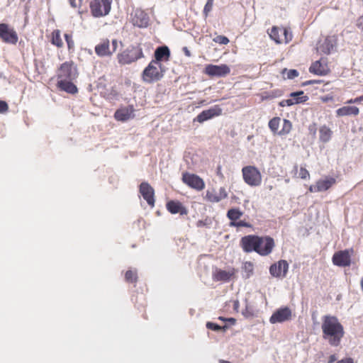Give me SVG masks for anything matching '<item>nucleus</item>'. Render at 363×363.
Segmentation results:
<instances>
[{
    "instance_id": "obj_21",
    "label": "nucleus",
    "mask_w": 363,
    "mask_h": 363,
    "mask_svg": "<svg viewBox=\"0 0 363 363\" xmlns=\"http://www.w3.org/2000/svg\"><path fill=\"white\" fill-rule=\"evenodd\" d=\"M291 310L289 307L280 308L272 315L269 321L272 324L283 323L291 320Z\"/></svg>"
},
{
    "instance_id": "obj_38",
    "label": "nucleus",
    "mask_w": 363,
    "mask_h": 363,
    "mask_svg": "<svg viewBox=\"0 0 363 363\" xmlns=\"http://www.w3.org/2000/svg\"><path fill=\"white\" fill-rule=\"evenodd\" d=\"M214 0H207L206 4L204 6L203 14L205 18L208 17L209 13L212 11L213 6Z\"/></svg>"
},
{
    "instance_id": "obj_5",
    "label": "nucleus",
    "mask_w": 363,
    "mask_h": 363,
    "mask_svg": "<svg viewBox=\"0 0 363 363\" xmlns=\"http://www.w3.org/2000/svg\"><path fill=\"white\" fill-rule=\"evenodd\" d=\"M91 15L99 18L108 15L111 8V0H92L89 4Z\"/></svg>"
},
{
    "instance_id": "obj_56",
    "label": "nucleus",
    "mask_w": 363,
    "mask_h": 363,
    "mask_svg": "<svg viewBox=\"0 0 363 363\" xmlns=\"http://www.w3.org/2000/svg\"><path fill=\"white\" fill-rule=\"evenodd\" d=\"M219 362H220V363H230V362L226 361V360H223V359H220V360L219 361Z\"/></svg>"
},
{
    "instance_id": "obj_2",
    "label": "nucleus",
    "mask_w": 363,
    "mask_h": 363,
    "mask_svg": "<svg viewBox=\"0 0 363 363\" xmlns=\"http://www.w3.org/2000/svg\"><path fill=\"white\" fill-rule=\"evenodd\" d=\"M165 71V67L162 63L151 60L143 71V81L147 84L160 81L164 77Z\"/></svg>"
},
{
    "instance_id": "obj_13",
    "label": "nucleus",
    "mask_w": 363,
    "mask_h": 363,
    "mask_svg": "<svg viewBox=\"0 0 363 363\" xmlns=\"http://www.w3.org/2000/svg\"><path fill=\"white\" fill-rule=\"evenodd\" d=\"M209 77H225L230 72V67L225 65H207L203 71Z\"/></svg>"
},
{
    "instance_id": "obj_27",
    "label": "nucleus",
    "mask_w": 363,
    "mask_h": 363,
    "mask_svg": "<svg viewBox=\"0 0 363 363\" xmlns=\"http://www.w3.org/2000/svg\"><path fill=\"white\" fill-rule=\"evenodd\" d=\"M155 59L153 61L162 63V61L167 62L170 58V50L167 46L158 47L155 51Z\"/></svg>"
},
{
    "instance_id": "obj_25",
    "label": "nucleus",
    "mask_w": 363,
    "mask_h": 363,
    "mask_svg": "<svg viewBox=\"0 0 363 363\" xmlns=\"http://www.w3.org/2000/svg\"><path fill=\"white\" fill-rule=\"evenodd\" d=\"M166 208L172 214L179 213L180 215H187L188 213L186 208L179 201H169L166 203Z\"/></svg>"
},
{
    "instance_id": "obj_20",
    "label": "nucleus",
    "mask_w": 363,
    "mask_h": 363,
    "mask_svg": "<svg viewBox=\"0 0 363 363\" xmlns=\"http://www.w3.org/2000/svg\"><path fill=\"white\" fill-rule=\"evenodd\" d=\"M333 263L338 267H349L351 264V255L349 250H340L333 256Z\"/></svg>"
},
{
    "instance_id": "obj_19",
    "label": "nucleus",
    "mask_w": 363,
    "mask_h": 363,
    "mask_svg": "<svg viewBox=\"0 0 363 363\" xmlns=\"http://www.w3.org/2000/svg\"><path fill=\"white\" fill-rule=\"evenodd\" d=\"M308 100V96L304 95V92L303 91H299L296 92H292L289 95V98L287 99L282 100L279 103L280 106H290L294 104L304 103Z\"/></svg>"
},
{
    "instance_id": "obj_57",
    "label": "nucleus",
    "mask_w": 363,
    "mask_h": 363,
    "mask_svg": "<svg viewBox=\"0 0 363 363\" xmlns=\"http://www.w3.org/2000/svg\"><path fill=\"white\" fill-rule=\"evenodd\" d=\"M228 320H229L230 322H233V323H235V320L234 318H229V319H228Z\"/></svg>"
},
{
    "instance_id": "obj_58",
    "label": "nucleus",
    "mask_w": 363,
    "mask_h": 363,
    "mask_svg": "<svg viewBox=\"0 0 363 363\" xmlns=\"http://www.w3.org/2000/svg\"><path fill=\"white\" fill-rule=\"evenodd\" d=\"M219 319L222 320H225V319L222 318V317H220Z\"/></svg>"
},
{
    "instance_id": "obj_29",
    "label": "nucleus",
    "mask_w": 363,
    "mask_h": 363,
    "mask_svg": "<svg viewBox=\"0 0 363 363\" xmlns=\"http://www.w3.org/2000/svg\"><path fill=\"white\" fill-rule=\"evenodd\" d=\"M359 113V110L354 106H345L336 110V115L339 117L354 116H356Z\"/></svg>"
},
{
    "instance_id": "obj_43",
    "label": "nucleus",
    "mask_w": 363,
    "mask_h": 363,
    "mask_svg": "<svg viewBox=\"0 0 363 363\" xmlns=\"http://www.w3.org/2000/svg\"><path fill=\"white\" fill-rule=\"evenodd\" d=\"M299 177L302 179H309V172L305 167H301L299 171Z\"/></svg>"
},
{
    "instance_id": "obj_7",
    "label": "nucleus",
    "mask_w": 363,
    "mask_h": 363,
    "mask_svg": "<svg viewBox=\"0 0 363 363\" xmlns=\"http://www.w3.org/2000/svg\"><path fill=\"white\" fill-rule=\"evenodd\" d=\"M261 236L255 235H249L244 236L240 241V245L245 252L249 253L255 252L257 253L258 251H261L259 249V244Z\"/></svg>"
},
{
    "instance_id": "obj_22",
    "label": "nucleus",
    "mask_w": 363,
    "mask_h": 363,
    "mask_svg": "<svg viewBox=\"0 0 363 363\" xmlns=\"http://www.w3.org/2000/svg\"><path fill=\"white\" fill-rule=\"evenodd\" d=\"M228 197V193L224 187H220L217 192L215 189L207 190L204 199L211 203H218Z\"/></svg>"
},
{
    "instance_id": "obj_31",
    "label": "nucleus",
    "mask_w": 363,
    "mask_h": 363,
    "mask_svg": "<svg viewBox=\"0 0 363 363\" xmlns=\"http://www.w3.org/2000/svg\"><path fill=\"white\" fill-rule=\"evenodd\" d=\"M333 131L326 125H321L319 128V139L322 143H328L332 138Z\"/></svg>"
},
{
    "instance_id": "obj_36",
    "label": "nucleus",
    "mask_w": 363,
    "mask_h": 363,
    "mask_svg": "<svg viewBox=\"0 0 363 363\" xmlns=\"http://www.w3.org/2000/svg\"><path fill=\"white\" fill-rule=\"evenodd\" d=\"M243 270L246 274V277L249 278L253 274L254 265L251 262H245L243 264Z\"/></svg>"
},
{
    "instance_id": "obj_32",
    "label": "nucleus",
    "mask_w": 363,
    "mask_h": 363,
    "mask_svg": "<svg viewBox=\"0 0 363 363\" xmlns=\"http://www.w3.org/2000/svg\"><path fill=\"white\" fill-rule=\"evenodd\" d=\"M50 42L53 45L58 48L63 47L64 43L61 38V33L60 30L56 29L51 33Z\"/></svg>"
},
{
    "instance_id": "obj_1",
    "label": "nucleus",
    "mask_w": 363,
    "mask_h": 363,
    "mask_svg": "<svg viewBox=\"0 0 363 363\" xmlns=\"http://www.w3.org/2000/svg\"><path fill=\"white\" fill-rule=\"evenodd\" d=\"M323 337L332 346H338L344 335V329L333 316H325L322 323Z\"/></svg>"
},
{
    "instance_id": "obj_41",
    "label": "nucleus",
    "mask_w": 363,
    "mask_h": 363,
    "mask_svg": "<svg viewBox=\"0 0 363 363\" xmlns=\"http://www.w3.org/2000/svg\"><path fill=\"white\" fill-rule=\"evenodd\" d=\"M285 72H286V77L288 79H292L298 76V72L296 69L287 70L286 69H284V70L283 71V74H284Z\"/></svg>"
},
{
    "instance_id": "obj_46",
    "label": "nucleus",
    "mask_w": 363,
    "mask_h": 363,
    "mask_svg": "<svg viewBox=\"0 0 363 363\" xmlns=\"http://www.w3.org/2000/svg\"><path fill=\"white\" fill-rule=\"evenodd\" d=\"M363 101V95L356 97L354 99H351L348 100L345 104H357Z\"/></svg>"
},
{
    "instance_id": "obj_47",
    "label": "nucleus",
    "mask_w": 363,
    "mask_h": 363,
    "mask_svg": "<svg viewBox=\"0 0 363 363\" xmlns=\"http://www.w3.org/2000/svg\"><path fill=\"white\" fill-rule=\"evenodd\" d=\"M118 48V40L116 39L112 40L111 50H113V54Z\"/></svg>"
},
{
    "instance_id": "obj_49",
    "label": "nucleus",
    "mask_w": 363,
    "mask_h": 363,
    "mask_svg": "<svg viewBox=\"0 0 363 363\" xmlns=\"http://www.w3.org/2000/svg\"><path fill=\"white\" fill-rule=\"evenodd\" d=\"M308 191H309V192H311V193H313V192H319V190H318V188L317 183H315V185H311V186H309V187H308Z\"/></svg>"
},
{
    "instance_id": "obj_9",
    "label": "nucleus",
    "mask_w": 363,
    "mask_h": 363,
    "mask_svg": "<svg viewBox=\"0 0 363 363\" xmlns=\"http://www.w3.org/2000/svg\"><path fill=\"white\" fill-rule=\"evenodd\" d=\"M281 118L279 117H274L269 121V128L274 134L279 135H286L289 134L292 129V123L288 119L283 120L282 128L279 131Z\"/></svg>"
},
{
    "instance_id": "obj_12",
    "label": "nucleus",
    "mask_w": 363,
    "mask_h": 363,
    "mask_svg": "<svg viewBox=\"0 0 363 363\" xmlns=\"http://www.w3.org/2000/svg\"><path fill=\"white\" fill-rule=\"evenodd\" d=\"M130 22L134 26L138 28H147L149 25L150 18L143 10L136 9L130 14Z\"/></svg>"
},
{
    "instance_id": "obj_15",
    "label": "nucleus",
    "mask_w": 363,
    "mask_h": 363,
    "mask_svg": "<svg viewBox=\"0 0 363 363\" xmlns=\"http://www.w3.org/2000/svg\"><path fill=\"white\" fill-rule=\"evenodd\" d=\"M289 270V264L284 259L279 260L272 264L269 267L270 274L276 278L286 277Z\"/></svg>"
},
{
    "instance_id": "obj_30",
    "label": "nucleus",
    "mask_w": 363,
    "mask_h": 363,
    "mask_svg": "<svg viewBox=\"0 0 363 363\" xmlns=\"http://www.w3.org/2000/svg\"><path fill=\"white\" fill-rule=\"evenodd\" d=\"M318 188L320 191L328 190L336 183V179L333 177H326L324 179H320L316 182Z\"/></svg>"
},
{
    "instance_id": "obj_11",
    "label": "nucleus",
    "mask_w": 363,
    "mask_h": 363,
    "mask_svg": "<svg viewBox=\"0 0 363 363\" xmlns=\"http://www.w3.org/2000/svg\"><path fill=\"white\" fill-rule=\"evenodd\" d=\"M182 181L184 184L196 191H201L205 188V182L203 179L195 174L187 172H183Z\"/></svg>"
},
{
    "instance_id": "obj_18",
    "label": "nucleus",
    "mask_w": 363,
    "mask_h": 363,
    "mask_svg": "<svg viewBox=\"0 0 363 363\" xmlns=\"http://www.w3.org/2000/svg\"><path fill=\"white\" fill-rule=\"evenodd\" d=\"M139 192L149 206L152 208L155 206V190L149 183L142 182L139 186Z\"/></svg>"
},
{
    "instance_id": "obj_3",
    "label": "nucleus",
    "mask_w": 363,
    "mask_h": 363,
    "mask_svg": "<svg viewBox=\"0 0 363 363\" xmlns=\"http://www.w3.org/2000/svg\"><path fill=\"white\" fill-rule=\"evenodd\" d=\"M244 182L250 186H258L262 183L260 171L255 166H245L242 169Z\"/></svg>"
},
{
    "instance_id": "obj_48",
    "label": "nucleus",
    "mask_w": 363,
    "mask_h": 363,
    "mask_svg": "<svg viewBox=\"0 0 363 363\" xmlns=\"http://www.w3.org/2000/svg\"><path fill=\"white\" fill-rule=\"evenodd\" d=\"M336 363H354V359L351 357H346L336 362Z\"/></svg>"
},
{
    "instance_id": "obj_37",
    "label": "nucleus",
    "mask_w": 363,
    "mask_h": 363,
    "mask_svg": "<svg viewBox=\"0 0 363 363\" xmlns=\"http://www.w3.org/2000/svg\"><path fill=\"white\" fill-rule=\"evenodd\" d=\"M65 39L67 44V49L69 52H73L74 50V42L72 35L68 33L65 34Z\"/></svg>"
},
{
    "instance_id": "obj_39",
    "label": "nucleus",
    "mask_w": 363,
    "mask_h": 363,
    "mask_svg": "<svg viewBox=\"0 0 363 363\" xmlns=\"http://www.w3.org/2000/svg\"><path fill=\"white\" fill-rule=\"evenodd\" d=\"M230 226L237 227V228H240V227L252 228V225L250 223H247L245 220H240V221L237 220L235 223H230Z\"/></svg>"
},
{
    "instance_id": "obj_55",
    "label": "nucleus",
    "mask_w": 363,
    "mask_h": 363,
    "mask_svg": "<svg viewBox=\"0 0 363 363\" xmlns=\"http://www.w3.org/2000/svg\"><path fill=\"white\" fill-rule=\"evenodd\" d=\"M205 103H206V101H205V100H202V101H201L200 102H199V104H199V106H201V105L204 104Z\"/></svg>"
},
{
    "instance_id": "obj_40",
    "label": "nucleus",
    "mask_w": 363,
    "mask_h": 363,
    "mask_svg": "<svg viewBox=\"0 0 363 363\" xmlns=\"http://www.w3.org/2000/svg\"><path fill=\"white\" fill-rule=\"evenodd\" d=\"M213 40L220 45H227L229 43V39L224 35H218Z\"/></svg>"
},
{
    "instance_id": "obj_50",
    "label": "nucleus",
    "mask_w": 363,
    "mask_h": 363,
    "mask_svg": "<svg viewBox=\"0 0 363 363\" xmlns=\"http://www.w3.org/2000/svg\"><path fill=\"white\" fill-rule=\"evenodd\" d=\"M337 360V357L335 354H331L328 358V363H335Z\"/></svg>"
},
{
    "instance_id": "obj_23",
    "label": "nucleus",
    "mask_w": 363,
    "mask_h": 363,
    "mask_svg": "<svg viewBox=\"0 0 363 363\" xmlns=\"http://www.w3.org/2000/svg\"><path fill=\"white\" fill-rule=\"evenodd\" d=\"M96 54L101 57H110L113 55V50H111L110 41L108 39H102L94 48Z\"/></svg>"
},
{
    "instance_id": "obj_44",
    "label": "nucleus",
    "mask_w": 363,
    "mask_h": 363,
    "mask_svg": "<svg viewBox=\"0 0 363 363\" xmlns=\"http://www.w3.org/2000/svg\"><path fill=\"white\" fill-rule=\"evenodd\" d=\"M9 109V106L7 103L4 101L0 100V113H4L6 112Z\"/></svg>"
},
{
    "instance_id": "obj_24",
    "label": "nucleus",
    "mask_w": 363,
    "mask_h": 363,
    "mask_svg": "<svg viewBox=\"0 0 363 363\" xmlns=\"http://www.w3.org/2000/svg\"><path fill=\"white\" fill-rule=\"evenodd\" d=\"M135 109L133 106L118 108L114 113V118L118 121H126L134 117Z\"/></svg>"
},
{
    "instance_id": "obj_51",
    "label": "nucleus",
    "mask_w": 363,
    "mask_h": 363,
    "mask_svg": "<svg viewBox=\"0 0 363 363\" xmlns=\"http://www.w3.org/2000/svg\"><path fill=\"white\" fill-rule=\"evenodd\" d=\"M216 174L220 178H223L224 177V176H223V174L222 173V171H221V166L220 165H218L217 167Z\"/></svg>"
},
{
    "instance_id": "obj_45",
    "label": "nucleus",
    "mask_w": 363,
    "mask_h": 363,
    "mask_svg": "<svg viewBox=\"0 0 363 363\" xmlns=\"http://www.w3.org/2000/svg\"><path fill=\"white\" fill-rule=\"evenodd\" d=\"M308 130L311 135L315 136L316 134L317 127L316 123H313L308 126Z\"/></svg>"
},
{
    "instance_id": "obj_4",
    "label": "nucleus",
    "mask_w": 363,
    "mask_h": 363,
    "mask_svg": "<svg viewBox=\"0 0 363 363\" xmlns=\"http://www.w3.org/2000/svg\"><path fill=\"white\" fill-rule=\"evenodd\" d=\"M144 57L142 48L133 47L126 49L117 55L118 62L121 65H128Z\"/></svg>"
},
{
    "instance_id": "obj_17",
    "label": "nucleus",
    "mask_w": 363,
    "mask_h": 363,
    "mask_svg": "<svg viewBox=\"0 0 363 363\" xmlns=\"http://www.w3.org/2000/svg\"><path fill=\"white\" fill-rule=\"evenodd\" d=\"M309 72L318 76H325L329 74L330 69L327 59L320 58L319 60L313 62L309 67Z\"/></svg>"
},
{
    "instance_id": "obj_6",
    "label": "nucleus",
    "mask_w": 363,
    "mask_h": 363,
    "mask_svg": "<svg viewBox=\"0 0 363 363\" xmlns=\"http://www.w3.org/2000/svg\"><path fill=\"white\" fill-rule=\"evenodd\" d=\"M269 37L277 44L289 43L292 40V33L286 28L273 26L269 33Z\"/></svg>"
},
{
    "instance_id": "obj_53",
    "label": "nucleus",
    "mask_w": 363,
    "mask_h": 363,
    "mask_svg": "<svg viewBox=\"0 0 363 363\" xmlns=\"http://www.w3.org/2000/svg\"><path fill=\"white\" fill-rule=\"evenodd\" d=\"M69 2H70V4H71L73 7H76V5H75V0H69Z\"/></svg>"
},
{
    "instance_id": "obj_26",
    "label": "nucleus",
    "mask_w": 363,
    "mask_h": 363,
    "mask_svg": "<svg viewBox=\"0 0 363 363\" xmlns=\"http://www.w3.org/2000/svg\"><path fill=\"white\" fill-rule=\"evenodd\" d=\"M74 79L57 80V87L68 94H75L78 92L77 86L72 82Z\"/></svg>"
},
{
    "instance_id": "obj_14",
    "label": "nucleus",
    "mask_w": 363,
    "mask_h": 363,
    "mask_svg": "<svg viewBox=\"0 0 363 363\" xmlns=\"http://www.w3.org/2000/svg\"><path fill=\"white\" fill-rule=\"evenodd\" d=\"M257 254L262 257L269 255L275 247L274 239L269 235L261 236Z\"/></svg>"
},
{
    "instance_id": "obj_10",
    "label": "nucleus",
    "mask_w": 363,
    "mask_h": 363,
    "mask_svg": "<svg viewBox=\"0 0 363 363\" xmlns=\"http://www.w3.org/2000/svg\"><path fill=\"white\" fill-rule=\"evenodd\" d=\"M0 39L5 43L16 45L18 40V36L13 28L2 23H0Z\"/></svg>"
},
{
    "instance_id": "obj_34",
    "label": "nucleus",
    "mask_w": 363,
    "mask_h": 363,
    "mask_svg": "<svg viewBox=\"0 0 363 363\" xmlns=\"http://www.w3.org/2000/svg\"><path fill=\"white\" fill-rule=\"evenodd\" d=\"M243 213L239 208H230L228 211L227 217L230 223H235L240 218Z\"/></svg>"
},
{
    "instance_id": "obj_59",
    "label": "nucleus",
    "mask_w": 363,
    "mask_h": 363,
    "mask_svg": "<svg viewBox=\"0 0 363 363\" xmlns=\"http://www.w3.org/2000/svg\"><path fill=\"white\" fill-rule=\"evenodd\" d=\"M363 2V0H361Z\"/></svg>"
},
{
    "instance_id": "obj_35",
    "label": "nucleus",
    "mask_w": 363,
    "mask_h": 363,
    "mask_svg": "<svg viewBox=\"0 0 363 363\" xmlns=\"http://www.w3.org/2000/svg\"><path fill=\"white\" fill-rule=\"evenodd\" d=\"M125 280L128 283H136L138 281V274L136 270L129 269L125 273Z\"/></svg>"
},
{
    "instance_id": "obj_42",
    "label": "nucleus",
    "mask_w": 363,
    "mask_h": 363,
    "mask_svg": "<svg viewBox=\"0 0 363 363\" xmlns=\"http://www.w3.org/2000/svg\"><path fill=\"white\" fill-rule=\"evenodd\" d=\"M206 328L208 329H210V330H214V331H218V330H220L222 329H225L226 328V326H224V327L222 328L221 326L218 325L216 323H212V322H207L206 323Z\"/></svg>"
},
{
    "instance_id": "obj_33",
    "label": "nucleus",
    "mask_w": 363,
    "mask_h": 363,
    "mask_svg": "<svg viewBox=\"0 0 363 363\" xmlns=\"http://www.w3.org/2000/svg\"><path fill=\"white\" fill-rule=\"evenodd\" d=\"M333 48V44L329 38H326L324 41L320 43L318 47V50L320 52L325 54H330Z\"/></svg>"
},
{
    "instance_id": "obj_16",
    "label": "nucleus",
    "mask_w": 363,
    "mask_h": 363,
    "mask_svg": "<svg viewBox=\"0 0 363 363\" xmlns=\"http://www.w3.org/2000/svg\"><path fill=\"white\" fill-rule=\"evenodd\" d=\"M222 114V108L218 105H215L208 109L204 110L201 112L195 118L194 122L197 121L202 123L214 117L219 116Z\"/></svg>"
},
{
    "instance_id": "obj_28",
    "label": "nucleus",
    "mask_w": 363,
    "mask_h": 363,
    "mask_svg": "<svg viewBox=\"0 0 363 363\" xmlns=\"http://www.w3.org/2000/svg\"><path fill=\"white\" fill-rule=\"evenodd\" d=\"M235 274V269L233 268L228 271L216 269L213 274V279L216 281H228Z\"/></svg>"
},
{
    "instance_id": "obj_8",
    "label": "nucleus",
    "mask_w": 363,
    "mask_h": 363,
    "mask_svg": "<svg viewBox=\"0 0 363 363\" xmlns=\"http://www.w3.org/2000/svg\"><path fill=\"white\" fill-rule=\"evenodd\" d=\"M77 77V72L72 61L65 62L58 68L57 72V80L74 79Z\"/></svg>"
},
{
    "instance_id": "obj_54",
    "label": "nucleus",
    "mask_w": 363,
    "mask_h": 363,
    "mask_svg": "<svg viewBox=\"0 0 363 363\" xmlns=\"http://www.w3.org/2000/svg\"><path fill=\"white\" fill-rule=\"evenodd\" d=\"M315 82H316L315 81L311 80V81L306 82L305 84H313Z\"/></svg>"
},
{
    "instance_id": "obj_52",
    "label": "nucleus",
    "mask_w": 363,
    "mask_h": 363,
    "mask_svg": "<svg viewBox=\"0 0 363 363\" xmlns=\"http://www.w3.org/2000/svg\"><path fill=\"white\" fill-rule=\"evenodd\" d=\"M184 50L185 55L186 56L189 57L191 55L190 52L188 50V49L186 48H184Z\"/></svg>"
}]
</instances>
